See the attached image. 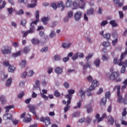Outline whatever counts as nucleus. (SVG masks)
<instances>
[{
  "label": "nucleus",
  "instance_id": "obj_1",
  "mask_svg": "<svg viewBox=\"0 0 127 127\" xmlns=\"http://www.w3.org/2000/svg\"><path fill=\"white\" fill-rule=\"evenodd\" d=\"M117 88V96L118 99L117 102L120 104H124V105L127 104V99L123 98V96L121 95V85H118L116 86Z\"/></svg>",
  "mask_w": 127,
  "mask_h": 127
},
{
  "label": "nucleus",
  "instance_id": "obj_2",
  "mask_svg": "<svg viewBox=\"0 0 127 127\" xmlns=\"http://www.w3.org/2000/svg\"><path fill=\"white\" fill-rule=\"evenodd\" d=\"M79 64H80L83 67V74H86V73H87V69H88V67L89 68H92L91 62H90L89 60H87L86 62V65H85V64H84L83 62H80Z\"/></svg>",
  "mask_w": 127,
  "mask_h": 127
},
{
  "label": "nucleus",
  "instance_id": "obj_3",
  "mask_svg": "<svg viewBox=\"0 0 127 127\" xmlns=\"http://www.w3.org/2000/svg\"><path fill=\"white\" fill-rule=\"evenodd\" d=\"M106 76L108 79L110 80V81H115L120 76V73L119 72L115 71L112 72L109 76H108V74H107Z\"/></svg>",
  "mask_w": 127,
  "mask_h": 127
},
{
  "label": "nucleus",
  "instance_id": "obj_4",
  "mask_svg": "<svg viewBox=\"0 0 127 127\" xmlns=\"http://www.w3.org/2000/svg\"><path fill=\"white\" fill-rule=\"evenodd\" d=\"M79 7V8H82V9H84L85 8V4H81L80 3V1L78 0H75L73 2V9H77Z\"/></svg>",
  "mask_w": 127,
  "mask_h": 127
},
{
  "label": "nucleus",
  "instance_id": "obj_5",
  "mask_svg": "<svg viewBox=\"0 0 127 127\" xmlns=\"http://www.w3.org/2000/svg\"><path fill=\"white\" fill-rule=\"evenodd\" d=\"M98 86H99V82L96 80H94L92 82L91 86L87 89V92L89 93H90V92H92V91H93V90H95V88Z\"/></svg>",
  "mask_w": 127,
  "mask_h": 127
},
{
  "label": "nucleus",
  "instance_id": "obj_6",
  "mask_svg": "<svg viewBox=\"0 0 127 127\" xmlns=\"http://www.w3.org/2000/svg\"><path fill=\"white\" fill-rule=\"evenodd\" d=\"M110 97L111 92H107L105 94V97H104L101 99V102H100L101 106H105V105H106V103H107V99H110Z\"/></svg>",
  "mask_w": 127,
  "mask_h": 127
},
{
  "label": "nucleus",
  "instance_id": "obj_7",
  "mask_svg": "<svg viewBox=\"0 0 127 127\" xmlns=\"http://www.w3.org/2000/svg\"><path fill=\"white\" fill-rule=\"evenodd\" d=\"M10 49H11L10 47L7 46L5 47H3V49L1 50V51L2 54H10V53H11V52H10Z\"/></svg>",
  "mask_w": 127,
  "mask_h": 127
},
{
  "label": "nucleus",
  "instance_id": "obj_8",
  "mask_svg": "<svg viewBox=\"0 0 127 127\" xmlns=\"http://www.w3.org/2000/svg\"><path fill=\"white\" fill-rule=\"evenodd\" d=\"M81 17H82V12L80 11H76L74 15V19L76 21L80 20Z\"/></svg>",
  "mask_w": 127,
  "mask_h": 127
},
{
  "label": "nucleus",
  "instance_id": "obj_9",
  "mask_svg": "<svg viewBox=\"0 0 127 127\" xmlns=\"http://www.w3.org/2000/svg\"><path fill=\"white\" fill-rule=\"evenodd\" d=\"M35 17L36 18V20L31 22L30 25H33V24H37V22H39V11H36Z\"/></svg>",
  "mask_w": 127,
  "mask_h": 127
},
{
  "label": "nucleus",
  "instance_id": "obj_10",
  "mask_svg": "<svg viewBox=\"0 0 127 127\" xmlns=\"http://www.w3.org/2000/svg\"><path fill=\"white\" fill-rule=\"evenodd\" d=\"M28 108L29 109L30 112L32 113L33 115H36V112L35 111V106L32 105H29Z\"/></svg>",
  "mask_w": 127,
  "mask_h": 127
},
{
  "label": "nucleus",
  "instance_id": "obj_11",
  "mask_svg": "<svg viewBox=\"0 0 127 127\" xmlns=\"http://www.w3.org/2000/svg\"><path fill=\"white\" fill-rule=\"evenodd\" d=\"M42 93H40L41 97L43 98V99H44V100H46L47 101L48 100V96L45 95L44 94H47V90L45 89L42 90Z\"/></svg>",
  "mask_w": 127,
  "mask_h": 127
},
{
  "label": "nucleus",
  "instance_id": "obj_12",
  "mask_svg": "<svg viewBox=\"0 0 127 127\" xmlns=\"http://www.w3.org/2000/svg\"><path fill=\"white\" fill-rule=\"evenodd\" d=\"M31 2L33 4H28L27 5L28 7L33 8L37 5V0H31Z\"/></svg>",
  "mask_w": 127,
  "mask_h": 127
},
{
  "label": "nucleus",
  "instance_id": "obj_13",
  "mask_svg": "<svg viewBox=\"0 0 127 127\" xmlns=\"http://www.w3.org/2000/svg\"><path fill=\"white\" fill-rule=\"evenodd\" d=\"M3 120H12V115L10 114H6L3 116Z\"/></svg>",
  "mask_w": 127,
  "mask_h": 127
},
{
  "label": "nucleus",
  "instance_id": "obj_14",
  "mask_svg": "<svg viewBox=\"0 0 127 127\" xmlns=\"http://www.w3.org/2000/svg\"><path fill=\"white\" fill-rule=\"evenodd\" d=\"M65 98H66V99H68L67 101V105H70V104H71V100H72V95L67 94L65 95Z\"/></svg>",
  "mask_w": 127,
  "mask_h": 127
},
{
  "label": "nucleus",
  "instance_id": "obj_15",
  "mask_svg": "<svg viewBox=\"0 0 127 127\" xmlns=\"http://www.w3.org/2000/svg\"><path fill=\"white\" fill-rule=\"evenodd\" d=\"M41 21L42 22H43V24H44L45 25H46V24H47L48 22V20H49V19H48V17H43L41 18Z\"/></svg>",
  "mask_w": 127,
  "mask_h": 127
},
{
  "label": "nucleus",
  "instance_id": "obj_16",
  "mask_svg": "<svg viewBox=\"0 0 127 127\" xmlns=\"http://www.w3.org/2000/svg\"><path fill=\"white\" fill-rule=\"evenodd\" d=\"M78 96L81 97V98H82V97H85V96H86L85 91H83L82 88L79 90V93H78Z\"/></svg>",
  "mask_w": 127,
  "mask_h": 127
},
{
  "label": "nucleus",
  "instance_id": "obj_17",
  "mask_svg": "<svg viewBox=\"0 0 127 127\" xmlns=\"http://www.w3.org/2000/svg\"><path fill=\"white\" fill-rule=\"evenodd\" d=\"M28 116H29V118L28 117H25L24 118L23 122L24 123H30V122H31L32 119H31V116L29 114H28Z\"/></svg>",
  "mask_w": 127,
  "mask_h": 127
},
{
  "label": "nucleus",
  "instance_id": "obj_18",
  "mask_svg": "<svg viewBox=\"0 0 127 127\" xmlns=\"http://www.w3.org/2000/svg\"><path fill=\"white\" fill-rule=\"evenodd\" d=\"M0 101L1 104H6V99H5V96H4L1 95L0 96Z\"/></svg>",
  "mask_w": 127,
  "mask_h": 127
},
{
  "label": "nucleus",
  "instance_id": "obj_19",
  "mask_svg": "<svg viewBox=\"0 0 127 127\" xmlns=\"http://www.w3.org/2000/svg\"><path fill=\"white\" fill-rule=\"evenodd\" d=\"M87 108V114H90L93 112V109H92V105L89 104L88 106H86Z\"/></svg>",
  "mask_w": 127,
  "mask_h": 127
},
{
  "label": "nucleus",
  "instance_id": "obj_20",
  "mask_svg": "<svg viewBox=\"0 0 127 127\" xmlns=\"http://www.w3.org/2000/svg\"><path fill=\"white\" fill-rule=\"evenodd\" d=\"M113 1L115 4H118L119 7H121V6H123V5H124V3H120V0H113Z\"/></svg>",
  "mask_w": 127,
  "mask_h": 127
},
{
  "label": "nucleus",
  "instance_id": "obj_21",
  "mask_svg": "<svg viewBox=\"0 0 127 127\" xmlns=\"http://www.w3.org/2000/svg\"><path fill=\"white\" fill-rule=\"evenodd\" d=\"M82 102L83 100H80L77 103V106H74L73 109H80L82 107Z\"/></svg>",
  "mask_w": 127,
  "mask_h": 127
},
{
  "label": "nucleus",
  "instance_id": "obj_22",
  "mask_svg": "<svg viewBox=\"0 0 127 127\" xmlns=\"http://www.w3.org/2000/svg\"><path fill=\"white\" fill-rule=\"evenodd\" d=\"M28 31L30 33H34L35 31V26L33 25H30V29Z\"/></svg>",
  "mask_w": 127,
  "mask_h": 127
},
{
  "label": "nucleus",
  "instance_id": "obj_23",
  "mask_svg": "<svg viewBox=\"0 0 127 127\" xmlns=\"http://www.w3.org/2000/svg\"><path fill=\"white\" fill-rule=\"evenodd\" d=\"M95 118H96V119L97 120V123H100V122L103 121V120H104L102 117H100V114H97L96 115Z\"/></svg>",
  "mask_w": 127,
  "mask_h": 127
},
{
  "label": "nucleus",
  "instance_id": "obj_24",
  "mask_svg": "<svg viewBox=\"0 0 127 127\" xmlns=\"http://www.w3.org/2000/svg\"><path fill=\"white\" fill-rule=\"evenodd\" d=\"M31 42L33 44L35 45H37V44H39V43H40V41L37 39L35 38H33V39H32Z\"/></svg>",
  "mask_w": 127,
  "mask_h": 127
},
{
  "label": "nucleus",
  "instance_id": "obj_25",
  "mask_svg": "<svg viewBox=\"0 0 127 127\" xmlns=\"http://www.w3.org/2000/svg\"><path fill=\"white\" fill-rule=\"evenodd\" d=\"M58 7H62V10H64V8H65V5L63 4V2L61 1L58 3Z\"/></svg>",
  "mask_w": 127,
  "mask_h": 127
},
{
  "label": "nucleus",
  "instance_id": "obj_26",
  "mask_svg": "<svg viewBox=\"0 0 127 127\" xmlns=\"http://www.w3.org/2000/svg\"><path fill=\"white\" fill-rule=\"evenodd\" d=\"M15 67L12 65H9V66L8 68V70L9 72H10L11 73H13L14 71H15Z\"/></svg>",
  "mask_w": 127,
  "mask_h": 127
},
{
  "label": "nucleus",
  "instance_id": "obj_27",
  "mask_svg": "<svg viewBox=\"0 0 127 127\" xmlns=\"http://www.w3.org/2000/svg\"><path fill=\"white\" fill-rule=\"evenodd\" d=\"M20 55H21V51H19L17 52L16 53H13L12 54V56L14 58L17 57V56H20Z\"/></svg>",
  "mask_w": 127,
  "mask_h": 127
},
{
  "label": "nucleus",
  "instance_id": "obj_28",
  "mask_svg": "<svg viewBox=\"0 0 127 127\" xmlns=\"http://www.w3.org/2000/svg\"><path fill=\"white\" fill-rule=\"evenodd\" d=\"M44 123H45L46 126H49L51 123L50 122V118L49 117H46Z\"/></svg>",
  "mask_w": 127,
  "mask_h": 127
},
{
  "label": "nucleus",
  "instance_id": "obj_29",
  "mask_svg": "<svg viewBox=\"0 0 127 127\" xmlns=\"http://www.w3.org/2000/svg\"><path fill=\"white\" fill-rule=\"evenodd\" d=\"M13 108H14V106H13V105H10L5 107V109L6 110L5 112L8 113V112H9V110H10L11 109H13Z\"/></svg>",
  "mask_w": 127,
  "mask_h": 127
},
{
  "label": "nucleus",
  "instance_id": "obj_30",
  "mask_svg": "<svg viewBox=\"0 0 127 127\" xmlns=\"http://www.w3.org/2000/svg\"><path fill=\"white\" fill-rule=\"evenodd\" d=\"M26 65V61H21L20 63V66L21 68H24Z\"/></svg>",
  "mask_w": 127,
  "mask_h": 127
},
{
  "label": "nucleus",
  "instance_id": "obj_31",
  "mask_svg": "<svg viewBox=\"0 0 127 127\" xmlns=\"http://www.w3.org/2000/svg\"><path fill=\"white\" fill-rule=\"evenodd\" d=\"M62 71H63V69L60 67H57L55 70V71L57 74H61V73H62Z\"/></svg>",
  "mask_w": 127,
  "mask_h": 127
},
{
  "label": "nucleus",
  "instance_id": "obj_32",
  "mask_svg": "<svg viewBox=\"0 0 127 127\" xmlns=\"http://www.w3.org/2000/svg\"><path fill=\"white\" fill-rule=\"evenodd\" d=\"M87 14L88 15H91V14H94V9L93 8H91L88 9L87 11Z\"/></svg>",
  "mask_w": 127,
  "mask_h": 127
},
{
  "label": "nucleus",
  "instance_id": "obj_33",
  "mask_svg": "<svg viewBox=\"0 0 127 127\" xmlns=\"http://www.w3.org/2000/svg\"><path fill=\"white\" fill-rule=\"evenodd\" d=\"M101 62L100 61V59H97L94 62V65L96 66V67H99L100 66V64Z\"/></svg>",
  "mask_w": 127,
  "mask_h": 127
},
{
  "label": "nucleus",
  "instance_id": "obj_34",
  "mask_svg": "<svg viewBox=\"0 0 127 127\" xmlns=\"http://www.w3.org/2000/svg\"><path fill=\"white\" fill-rule=\"evenodd\" d=\"M70 46H71V43H69L68 44L66 43H64L62 45V46L63 48H69V47H70Z\"/></svg>",
  "mask_w": 127,
  "mask_h": 127
},
{
  "label": "nucleus",
  "instance_id": "obj_35",
  "mask_svg": "<svg viewBox=\"0 0 127 127\" xmlns=\"http://www.w3.org/2000/svg\"><path fill=\"white\" fill-rule=\"evenodd\" d=\"M109 23L112 25V27H116V26H118V24L116 23L115 20H111L110 21Z\"/></svg>",
  "mask_w": 127,
  "mask_h": 127
},
{
  "label": "nucleus",
  "instance_id": "obj_36",
  "mask_svg": "<svg viewBox=\"0 0 127 127\" xmlns=\"http://www.w3.org/2000/svg\"><path fill=\"white\" fill-rule=\"evenodd\" d=\"M23 51L25 54H27L30 51V48L29 47H24L23 49Z\"/></svg>",
  "mask_w": 127,
  "mask_h": 127
},
{
  "label": "nucleus",
  "instance_id": "obj_37",
  "mask_svg": "<svg viewBox=\"0 0 127 127\" xmlns=\"http://www.w3.org/2000/svg\"><path fill=\"white\" fill-rule=\"evenodd\" d=\"M11 82H12V79L11 78H9L6 82V86H7V87H8L10 86V85L11 84Z\"/></svg>",
  "mask_w": 127,
  "mask_h": 127
},
{
  "label": "nucleus",
  "instance_id": "obj_38",
  "mask_svg": "<svg viewBox=\"0 0 127 127\" xmlns=\"http://www.w3.org/2000/svg\"><path fill=\"white\" fill-rule=\"evenodd\" d=\"M124 65L122 66V67L121 68V72L122 73V74H124L125 73H126V67H127V66H126V65L125 64H123Z\"/></svg>",
  "mask_w": 127,
  "mask_h": 127
},
{
  "label": "nucleus",
  "instance_id": "obj_39",
  "mask_svg": "<svg viewBox=\"0 0 127 127\" xmlns=\"http://www.w3.org/2000/svg\"><path fill=\"white\" fill-rule=\"evenodd\" d=\"M73 118H78V117H80V112H76L72 114Z\"/></svg>",
  "mask_w": 127,
  "mask_h": 127
},
{
  "label": "nucleus",
  "instance_id": "obj_40",
  "mask_svg": "<svg viewBox=\"0 0 127 127\" xmlns=\"http://www.w3.org/2000/svg\"><path fill=\"white\" fill-rule=\"evenodd\" d=\"M16 13L17 15H21V14H23L24 13V11H23V9H20L19 11H16Z\"/></svg>",
  "mask_w": 127,
  "mask_h": 127
},
{
  "label": "nucleus",
  "instance_id": "obj_41",
  "mask_svg": "<svg viewBox=\"0 0 127 127\" xmlns=\"http://www.w3.org/2000/svg\"><path fill=\"white\" fill-rule=\"evenodd\" d=\"M18 3H24L26 4L28 2V0H18Z\"/></svg>",
  "mask_w": 127,
  "mask_h": 127
},
{
  "label": "nucleus",
  "instance_id": "obj_42",
  "mask_svg": "<svg viewBox=\"0 0 127 127\" xmlns=\"http://www.w3.org/2000/svg\"><path fill=\"white\" fill-rule=\"evenodd\" d=\"M104 38L107 40H109L111 38V34L110 33H106L105 36H104Z\"/></svg>",
  "mask_w": 127,
  "mask_h": 127
},
{
  "label": "nucleus",
  "instance_id": "obj_43",
  "mask_svg": "<svg viewBox=\"0 0 127 127\" xmlns=\"http://www.w3.org/2000/svg\"><path fill=\"white\" fill-rule=\"evenodd\" d=\"M61 59V57H60V55H56L54 56V60L56 61H59Z\"/></svg>",
  "mask_w": 127,
  "mask_h": 127
},
{
  "label": "nucleus",
  "instance_id": "obj_44",
  "mask_svg": "<svg viewBox=\"0 0 127 127\" xmlns=\"http://www.w3.org/2000/svg\"><path fill=\"white\" fill-rule=\"evenodd\" d=\"M102 45L104 47H108V46H110V43L109 42H104L102 44Z\"/></svg>",
  "mask_w": 127,
  "mask_h": 127
},
{
  "label": "nucleus",
  "instance_id": "obj_45",
  "mask_svg": "<svg viewBox=\"0 0 127 127\" xmlns=\"http://www.w3.org/2000/svg\"><path fill=\"white\" fill-rule=\"evenodd\" d=\"M51 6L54 8V9H56L57 8V4L55 2H53L51 3Z\"/></svg>",
  "mask_w": 127,
  "mask_h": 127
},
{
  "label": "nucleus",
  "instance_id": "obj_46",
  "mask_svg": "<svg viewBox=\"0 0 127 127\" xmlns=\"http://www.w3.org/2000/svg\"><path fill=\"white\" fill-rule=\"evenodd\" d=\"M79 56V53H76L74 56L72 57V60H76Z\"/></svg>",
  "mask_w": 127,
  "mask_h": 127
},
{
  "label": "nucleus",
  "instance_id": "obj_47",
  "mask_svg": "<svg viewBox=\"0 0 127 127\" xmlns=\"http://www.w3.org/2000/svg\"><path fill=\"white\" fill-rule=\"evenodd\" d=\"M20 23H21V25H22V26H25V25H26V20L22 19L20 21Z\"/></svg>",
  "mask_w": 127,
  "mask_h": 127
},
{
  "label": "nucleus",
  "instance_id": "obj_48",
  "mask_svg": "<svg viewBox=\"0 0 127 127\" xmlns=\"http://www.w3.org/2000/svg\"><path fill=\"white\" fill-rule=\"evenodd\" d=\"M55 97H60V92L58 90H56L54 92Z\"/></svg>",
  "mask_w": 127,
  "mask_h": 127
},
{
  "label": "nucleus",
  "instance_id": "obj_49",
  "mask_svg": "<svg viewBox=\"0 0 127 127\" xmlns=\"http://www.w3.org/2000/svg\"><path fill=\"white\" fill-rule=\"evenodd\" d=\"M73 11H69L67 13L68 17L71 18V17H73Z\"/></svg>",
  "mask_w": 127,
  "mask_h": 127
},
{
  "label": "nucleus",
  "instance_id": "obj_50",
  "mask_svg": "<svg viewBox=\"0 0 127 127\" xmlns=\"http://www.w3.org/2000/svg\"><path fill=\"white\" fill-rule=\"evenodd\" d=\"M109 22H108L107 20H104L102 21L101 23V26H105V25H106V24H108Z\"/></svg>",
  "mask_w": 127,
  "mask_h": 127
},
{
  "label": "nucleus",
  "instance_id": "obj_51",
  "mask_svg": "<svg viewBox=\"0 0 127 127\" xmlns=\"http://www.w3.org/2000/svg\"><path fill=\"white\" fill-rule=\"evenodd\" d=\"M65 5L66 7H70L71 6V1H70V0H67L66 1Z\"/></svg>",
  "mask_w": 127,
  "mask_h": 127
},
{
  "label": "nucleus",
  "instance_id": "obj_52",
  "mask_svg": "<svg viewBox=\"0 0 127 127\" xmlns=\"http://www.w3.org/2000/svg\"><path fill=\"white\" fill-rule=\"evenodd\" d=\"M3 63V65H4V66H6V67H9L11 65V64H9V62L8 61H4Z\"/></svg>",
  "mask_w": 127,
  "mask_h": 127
},
{
  "label": "nucleus",
  "instance_id": "obj_53",
  "mask_svg": "<svg viewBox=\"0 0 127 127\" xmlns=\"http://www.w3.org/2000/svg\"><path fill=\"white\" fill-rule=\"evenodd\" d=\"M127 115V108H124L123 110V112L122 113V116L123 117H126Z\"/></svg>",
  "mask_w": 127,
  "mask_h": 127
},
{
  "label": "nucleus",
  "instance_id": "obj_54",
  "mask_svg": "<svg viewBox=\"0 0 127 127\" xmlns=\"http://www.w3.org/2000/svg\"><path fill=\"white\" fill-rule=\"evenodd\" d=\"M56 35V33L55 32H54V31H52L51 33V34H50L49 36L50 37V38H53V37H54V36H55Z\"/></svg>",
  "mask_w": 127,
  "mask_h": 127
},
{
  "label": "nucleus",
  "instance_id": "obj_55",
  "mask_svg": "<svg viewBox=\"0 0 127 127\" xmlns=\"http://www.w3.org/2000/svg\"><path fill=\"white\" fill-rule=\"evenodd\" d=\"M24 96V92L22 91L21 93L18 95V99H22V97Z\"/></svg>",
  "mask_w": 127,
  "mask_h": 127
},
{
  "label": "nucleus",
  "instance_id": "obj_56",
  "mask_svg": "<svg viewBox=\"0 0 127 127\" xmlns=\"http://www.w3.org/2000/svg\"><path fill=\"white\" fill-rule=\"evenodd\" d=\"M108 122L109 123H110L111 125H114V118H113V117H111L110 118V119L108 120Z\"/></svg>",
  "mask_w": 127,
  "mask_h": 127
},
{
  "label": "nucleus",
  "instance_id": "obj_57",
  "mask_svg": "<svg viewBox=\"0 0 127 127\" xmlns=\"http://www.w3.org/2000/svg\"><path fill=\"white\" fill-rule=\"evenodd\" d=\"M48 51V47H44L41 50V52H47Z\"/></svg>",
  "mask_w": 127,
  "mask_h": 127
},
{
  "label": "nucleus",
  "instance_id": "obj_58",
  "mask_svg": "<svg viewBox=\"0 0 127 127\" xmlns=\"http://www.w3.org/2000/svg\"><path fill=\"white\" fill-rule=\"evenodd\" d=\"M30 33L28 30H27L26 32H23V37H26L27 35H28V34Z\"/></svg>",
  "mask_w": 127,
  "mask_h": 127
},
{
  "label": "nucleus",
  "instance_id": "obj_59",
  "mask_svg": "<svg viewBox=\"0 0 127 127\" xmlns=\"http://www.w3.org/2000/svg\"><path fill=\"white\" fill-rule=\"evenodd\" d=\"M12 122L13 123V125H14V126H16V125L18 124V121L16 119L12 120Z\"/></svg>",
  "mask_w": 127,
  "mask_h": 127
},
{
  "label": "nucleus",
  "instance_id": "obj_60",
  "mask_svg": "<svg viewBox=\"0 0 127 127\" xmlns=\"http://www.w3.org/2000/svg\"><path fill=\"white\" fill-rule=\"evenodd\" d=\"M5 4H6L5 1H3L2 5L0 6V9H2V8H4V7H5Z\"/></svg>",
  "mask_w": 127,
  "mask_h": 127
},
{
  "label": "nucleus",
  "instance_id": "obj_61",
  "mask_svg": "<svg viewBox=\"0 0 127 127\" xmlns=\"http://www.w3.org/2000/svg\"><path fill=\"white\" fill-rule=\"evenodd\" d=\"M68 95H72L75 93V90H68Z\"/></svg>",
  "mask_w": 127,
  "mask_h": 127
},
{
  "label": "nucleus",
  "instance_id": "obj_62",
  "mask_svg": "<svg viewBox=\"0 0 127 127\" xmlns=\"http://www.w3.org/2000/svg\"><path fill=\"white\" fill-rule=\"evenodd\" d=\"M108 59H109V57H107L104 55L102 56V60H103V61H107Z\"/></svg>",
  "mask_w": 127,
  "mask_h": 127
},
{
  "label": "nucleus",
  "instance_id": "obj_63",
  "mask_svg": "<svg viewBox=\"0 0 127 127\" xmlns=\"http://www.w3.org/2000/svg\"><path fill=\"white\" fill-rule=\"evenodd\" d=\"M86 123H87L88 124H90V123H91V122H92V118L87 117L86 119Z\"/></svg>",
  "mask_w": 127,
  "mask_h": 127
},
{
  "label": "nucleus",
  "instance_id": "obj_64",
  "mask_svg": "<svg viewBox=\"0 0 127 127\" xmlns=\"http://www.w3.org/2000/svg\"><path fill=\"white\" fill-rule=\"evenodd\" d=\"M12 45L13 46H14V47H15V48H16L17 47H18V46H19V44L17 43V42H14L12 43Z\"/></svg>",
  "mask_w": 127,
  "mask_h": 127
}]
</instances>
